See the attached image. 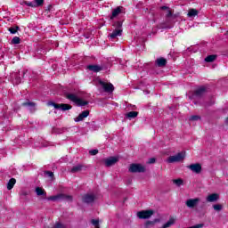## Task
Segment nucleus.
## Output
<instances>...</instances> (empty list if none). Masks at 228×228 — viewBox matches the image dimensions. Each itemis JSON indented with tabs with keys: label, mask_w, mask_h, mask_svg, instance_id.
I'll return each instance as SVG.
<instances>
[{
	"label": "nucleus",
	"mask_w": 228,
	"mask_h": 228,
	"mask_svg": "<svg viewBox=\"0 0 228 228\" xmlns=\"http://www.w3.org/2000/svg\"><path fill=\"white\" fill-rule=\"evenodd\" d=\"M100 85L103 88L104 92L106 94H113V91L115 90V86H113V84L111 83H106L102 80H100Z\"/></svg>",
	"instance_id": "9d476101"
},
{
	"label": "nucleus",
	"mask_w": 228,
	"mask_h": 228,
	"mask_svg": "<svg viewBox=\"0 0 228 228\" xmlns=\"http://www.w3.org/2000/svg\"><path fill=\"white\" fill-rule=\"evenodd\" d=\"M65 97L67 99H69V101H72V102H76L77 105H78V106H86V105H88V102L83 101L82 99L77 98V96L74 94L66 93Z\"/></svg>",
	"instance_id": "20e7f679"
},
{
	"label": "nucleus",
	"mask_w": 228,
	"mask_h": 228,
	"mask_svg": "<svg viewBox=\"0 0 228 228\" xmlns=\"http://www.w3.org/2000/svg\"><path fill=\"white\" fill-rule=\"evenodd\" d=\"M112 26L113 28H115V29L112 31V33L110 34V37L113 39L116 37H121L122 36V20L113 21Z\"/></svg>",
	"instance_id": "7ed1b4c3"
},
{
	"label": "nucleus",
	"mask_w": 228,
	"mask_h": 228,
	"mask_svg": "<svg viewBox=\"0 0 228 228\" xmlns=\"http://www.w3.org/2000/svg\"><path fill=\"white\" fill-rule=\"evenodd\" d=\"M36 193L38 197H44V199H46L48 200H52L53 202H58L60 200H67V202H72V196L63 194V193H59L57 195L50 196L47 197V192L44 191V189L40 187L36 188Z\"/></svg>",
	"instance_id": "f257e3e1"
},
{
	"label": "nucleus",
	"mask_w": 228,
	"mask_h": 228,
	"mask_svg": "<svg viewBox=\"0 0 228 228\" xmlns=\"http://www.w3.org/2000/svg\"><path fill=\"white\" fill-rule=\"evenodd\" d=\"M82 201L84 202V204H94V202H95V194H85L82 197Z\"/></svg>",
	"instance_id": "f8f14e48"
},
{
	"label": "nucleus",
	"mask_w": 228,
	"mask_h": 228,
	"mask_svg": "<svg viewBox=\"0 0 228 228\" xmlns=\"http://www.w3.org/2000/svg\"><path fill=\"white\" fill-rule=\"evenodd\" d=\"M91 224L95 227H99V219H92Z\"/></svg>",
	"instance_id": "58836bf2"
},
{
	"label": "nucleus",
	"mask_w": 228,
	"mask_h": 228,
	"mask_svg": "<svg viewBox=\"0 0 228 228\" xmlns=\"http://www.w3.org/2000/svg\"><path fill=\"white\" fill-rule=\"evenodd\" d=\"M174 184H176V186H181L183 184V179L179 178V179H175L173 180Z\"/></svg>",
	"instance_id": "f704fd0d"
},
{
	"label": "nucleus",
	"mask_w": 228,
	"mask_h": 228,
	"mask_svg": "<svg viewBox=\"0 0 228 228\" xmlns=\"http://www.w3.org/2000/svg\"><path fill=\"white\" fill-rule=\"evenodd\" d=\"M21 106H24L25 108H28L29 111L33 112V111H36V106H37V103H35L34 102H23L21 104Z\"/></svg>",
	"instance_id": "a211bd4d"
},
{
	"label": "nucleus",
	"mask_w": 228,
	"mask_h": 228,
	"mask_svg": "<svg viewBox=\"0 0 228 228\" xmlns=\"http://www.w3.org/2000/svg\"><path fill=\"white\" fill-rule=\"evenodd\" d=\"M44 174L46 177H54V173H53V171H45Z\"/></svg>",
	"instance_id": "c9c22d12"
},
{
	"label": "nucleus",
	"mask_w": 228,
	"mask_h": 228,
	"mask_svg": "<svg viewBox=\"0 0 228 228\" xmlns=\"http://www.w3.org/2000/svg\"><path fill=\"white\" fill-rule=\"evenodd\" d=\"M138 117V111H130L126 114V118L132 120V118H136Z\"/></svg>",
	"instance_id": "393cba45"
},
{
	"label": "nucleus",
	"mask_w": 228,
	"mask_h": 228,
	"mask_svg": "<svg viewBox=\"0 0 228 228\" xmlns=\"http://www.w3.org/2000/svg\"><path fill=\"white\" fill-rule=\"evenodd\" d=\"M220 199L218 193H212L207 197V202H216Z\"/></svg>",
	"instance_id": "aec40b11"
},
{
	"label": "nucleus",
	"mask_w": 228,
	"mask_h": 228,
	"mask_svg": "<svg viewBox=\"0 0 228 228\" xmlns=\"http://www.w3.org/2000/svg\"><path fill=\"white\" fill-rule=\"evenodd\" d=\"M189 120L192 121V122H197V120H200V116L199 115H194V116H191Z\"/></svg>",
	"instance_id": "72a5a7b5"
},
{
	"label": "nucleus",
	"mask_w": 228,
	"mask_h": 228,
	"mask_svg": "<svg viewBox=\"0 0 228 228\" xmlns=\"http://www.w3.org/2000/svg\"><path fill=\"white\" fill-rule=\"evenodd\" d=\"M87 70H90L91 72H101L102 70V66L97 65V64H90L86 67Z\"/></svg>",
	"instance_id": "dca6fc26"
},
{
	"label": "nucleus",
	"mask_w": 228,
	"mask_h": 228,
	"mask_svg": "<svg viewBox=\"0 0 228 228\" xmlns=\"http://www.w3.org/2000/svg\"><path fill=\"white\" fill-rule=\"evenodd\" d=\"M186 154L184 152H179L175 156H170L167 159L169 163H179V161H183L184 159Z\"/></svg>",
	"instance_id": "1a4fd4ad"
},
{
	"label": "nucleus",
	"mask_w": 228,
	"mask_h": 228,
	"mask_svg": "<svg viewBox=\"0 0 228 228\" xmlns=\"http://www.w3.org/2000/svg\"><path fill=\"white\" fill-rule=\"evenodd\" d=\"M145 94H149V91H146Z\"/></svg>",
	"instance_id": "49530a36"
},
{
	"label": "nucleus",
	"mask_w": 228,
	"mask_h": 228,
	"mask_svg": "<svg viewBox=\"0 0 228 228\" xmlns=\"http://www.w3.org/2000/svg\"><path fill=\"white\" fill-rule=\"evenodd\" d=\"M51 10H53V5L50 4L46 7V11L51 12Z\"/></svg>",
	"instance_id": "37998d69"
},
{
	"label": "nucleus",
	"mask_w": 228,
	"mask_h": 228,
	"mask_svg": "<svg viewBox=\"0 0 228 228\" xmlns=\"http://www.w3.org/2000/svg\"><path fill=\"white\" fill-rule=\"evenodd\" d=\"M154 215V210L152 209H148V210H142L137 212V216L140 218V220H147L151 218Z\"/></svg>",
	"instance_id": "6e6552de"
},
{
	"label": "nucleus",
	"mask_w": 228,
	"mask_h": 228,
	"mask_svg": "<svg viewBox=\"0 0 228 228\" xmlns=\"http://www.w3.org/2000/svg\"><path fill=\"white\" fill-rule=\"evenodd\" d=\"M227 34H228V31H227Z\"/></svg>",
	"instance_id": "de8ad7c7"
},
{
	"label": "nucleus",
	"mask_w": 228,
	"mask_h": 228,
	"mask_svg": "<svg viewBox=\"0 0 228 228\" xmlns=\"http://www.w3.org/2000/svg\"><path fill=\"white\" fill-rule=\"evenodd\" d=\"M11 44H12L13 45H17L18 44H20V37H14L11 41Z\"/></svg>",
	"instance_id": "7c9ffc66"
},
{
	"label": "nucleus",
	"mask_w": 228,
	"mask_h": 228,
	"mask_svg": "<svg viewBox=\"0 0 228 228\" xmlns=\"http://www.w3.org/2000/svg\"><path fill=\"white\" fill-rule=\"evenodd\" d=\"M10 79L12 85H20V77H19V73H16V72L11 73Z\"/></svg>",
	"instance_id": "4468645a"
},
{
	"label": "nucleus",
	"mask_w": 228,
	"mask_h": 228,
	"mask_svg": "<svg viewBox=\"0 0 228 228\" xmlns=\"http://www.w3.org/2000/svg\"><path fill=\"white\" fill-rule=\"evenodd\" d=\"M53 228H65V226L61 223H57Z\"/></svg>",
	"instance_id": "ea45409f"
},
{
	"label": "nucleus",
	"mask_w": 228,
	"mask_h": 228,
	"mask_svg": "<svg viewBox=\"0 0 228 228\" xmlns=\"http://www.w3.org/2000/svg\"><path fill=\"white\" fill-rule=\"evenodd\" d=\"M21 4H26V6H30V8H37V5L35 4V1L34 2L23 1Z\"/></svg>",
	"instance_id": "c756f323"
},
{
	"label": "nucleus",
	"mask_w": 228,
	"mask_h": 228,
	"mask_svg": "<svg viewBox=\"0 0 228 228\" xmlns=\"http://www.w3.org/2000/svg\"><path fill=\"white\" fill-rule=\"evenodd\" d=\"M174 15L172 14V11L169 9L167 10V13L166 14V22L160 23L158 25L159 29H172L174 25H172V19H175Z\"/></svg>",
	"instance_id": "f03ea898"
},
{
	"label": "nucleus",
	"mask_w": 228,
	"mask_h": 228,
	"mask_svg": "<svg viewBox=\"0 0 228 228\" xmlns=\"http://www.w3.org/2000/svg\"><path fill=\"white\" fill-rule=\"evenodd\" d=\"M175 224V220L174 218H170L161 228L172 227Z\"/></svg>",
	"instance_id": "bb28decb"
},
{
	"label": "nucleus",
	"mask_w": 228,
	"mask_h": 228,
	"mask_svg": "<svg viewBox=\"0 0 228 228\" xmlns=\"http://www.w3.org/2000/svg\"><path fill=\"white\" fill-rule=\"evenodd\" d=\"M160 10H168V6L163 5L160 7Z\"/></svg>",
	"instance_id": "a18cd8bd"
},
{
	"label": "nucleus",
	"mask_w": 228,
	"mask_h": 228,
	"mask_svg": "<svg viewBox=\"0 0 228 228\" xmlns=\"http://www.w3.org/2000/svg\"><path fill=\"white\" fill-rule=\"evenodd\" d=\"M199 202H200V199L199 198L189 199L186 200L185 205L187 206V208L193 209V208H196L198 206Z\"/></svg>",
	"instance_id": "ddd939ff"
},
{
	"label": "nucleus",
	"mask_w": 228,
	"mask_h": 228,
	"mask_svg": "<svg viewBox=\"0 0 228 228\" xmlns=\"http://www.w3.org/2000/svg\"><path fill=\"white\" fill-rule=\"evenodd\" d=\"M118 157H110L109 159H105V165L106 167H113L115 163H118Z\"/></svg>",
	"instance_id": "f3484780"
},
{
	"label": "nucleus",
	"mask_w": 228,
	"mask_h": 228,
	"mask_svg": "<svg viewBox=\"0 0 228 228\" xmlns=\"http://www.w3.org/2000/svg\"><path fill=\"white\" fill-rule=\"evenodd\" d=\"M128 171L131 174H143L145 172V167L142 164L133 163L130 165Z\"/></svg>",
	"instance_id": "0eeeda50"
},
{
	"label": "nucleus",
	"mask_w": 228,
	"mask_h": 228,
	"mask_svg": "<svg viewBox=\"0 0 228 228\" xmlns=\"http://www.w3.org/2000/svg\"><path fill=\"white\" fill-rule=\"evenodd\" d=\"M89 154L91 156H97V154H99V150H91L89 151Z\"/></svg>",
	"instance_id": "4c0bfd02"
},
{
	"label": "nucleus",
	"mask_w": 228,
	"mask_h": 228,
	"mask_svg": "<svg viewBox=\"0 0 228 228\" xmlns=\"http://www.w3.org/2000/svg\"><path fill=\"white\" fill-rule=\"evenodd\" d=\"M216 60V55H208L205 58V61L207 63H213V61H215Z\"/></svg>",
	"instance_id": "cd10ccee"
},
{
	"label": "nucleus",
	"mask_w": 228,
	"mask_h": 228,
	"mask_svg": "<svg viewBox=\"0 0 228 228\" xmlns=\"http://www.w3.org/2000/svg\"><path fill=\"white\" fill-rule=\"evenodd\" d=\"M187 15L190 19H193V17H197V15H199V10L189 9Z\"/></svg>",
	"instance_id": "412c9836"
},
{
	"label": "nucleus",
	"mask_w": 228,
	"mask_h": 228,
	"mask_svg": "<svg viewBox=\"0 0 228 228\" xmlns=\"http://www.w3.org/2000/svg\"><path fill=\"white\" fill-rule=\"evenodd\" d=\"M187 168L191 170L194 174H200V172H202V165H200V163L191 164L187 166Z\"/></svg>",
	"instance_id": "9b49d317"
},
{
	"label": "nucleus",
	"mask_w": 228,
	"mask_h": 228,
	"mask_svg": "<svg viewBox=\"0 0 228 228\" xmlns=\"http://www.w3.org/2000/svg\"><path fill=\"white\" fill-rule=\"evenodd\" d=\"M206 87L201 86L198 89H196L191 95H189V99L195 100V99H202L206 95Z\"/></svg>",
	"instance_id": "39448f33"
},
{
	"label": "nucleus",
	"mask_w": 228,
	"mask_h": 228,
	"mask_svg": "<svg viewBox=\"0 0 228 228\" xmlns=\"http://www.w3.org/2000/svg\"><path fill=\"white\" fill-rule=\"evenodd\" d=\"M153 225H156L155 224V223H154V221H147L146 223H145V227L146 228H149V227H153Z\"/></svg>",
	"instance_id": "e433bc0d"
},
{
	"label": "nucleus",
	"mask_w": 228,
	"mask_h": 228,
	"mask_svg": "<svg viewBox=\"0 0 228 228\" xmlns=\"http://www.w3.org/2000/svg\"><path fill=\"white\" fill-rule=\"evenodd\" d=\"M15 183H17V180H15V178H11L7 183V190H12L13 186H15Z\"/></svg>",
	"instance_id": "a878e982"
},
{
	"label": "nucleus",
	"mask_w": 228,
	"mask_h": 228,
	"mask_svg": "<svg viewBox=\"0 0 228 228\" xmlns=\"http://www.w3.org/2000/svg\"><path fill=\"white\" fill-rule=\"evenodd\" d=\"M34 4H36V8H40V6H44V0H35Z\"/></svg>",
	"instance_id": "2f4dec72"
},
{
	"label": "nucleus",
	"mask_w": 228,
	"mask_h": 228,
	"mask_svg": "<svg viewBox=\"0 0 228 228\" xmlns=\"http://www.w3.org/2000/svg\"><path fill=\"white\" fill-rule=\"evenodd\" d=\"M19 29H20V28L19 26L16 27H11L8 28V31H10V33L12 35H15V33H17V31H19Z\"/></svg>",
	"instance_id": "c85d7f7f"
},
{
	"label": "nucleus",
	"mask_w": 228,
	"mask_h": 228,
	"mask_svg": "<svg viewBox=\"0 0 228 228\" xmlns=\"http://www.w3.org/2000/svg\"><path fill=\"white\" fill-rule=\"evenodd\" d=\"M213 208L215 211H222V209H224V206H222L221 204H216L213 205Z\"/></svg>",
	"instance_id": "473e14b6"
},
{
	"label": "nucleus",
	"mask_w": 228,
	"mask_h": 228,
	"mask_svg": "<svg viewBox=\"0 0 228 228\" xmlns=\"http://www.w3.org/2000/svg\"><path fill=\"white\" fill-rule=\"evenodd\" d=\"M154 224H159V222H161V220L159 218H156L153 220Z\"/></svg>",
	"instance_id": "c03bdc74"
},
{
	"label": "nucleus",
	"mask_w": 228,
	"mask_h": 228,
	"mask_svg": "<svg viewBox=\"0 0 228 228\" xmlns=\"http://www.w3.org/2000/svg\"><path fill=\"white\" fill-rule=\"evenodd\" d=\"M122 8L123 7L119 6L112 11V14L110 15V20H113L114 19H116V17H118V15L122 13Z\"/></svg>",
	"instance_id": "6ab92c4d"
},
{
	"label": "nucleus",
	"mask_w": 228,
	"mask_h": 228,
	"mask_svg": "<svg viewBox=\"0 0 228 228\" xmlns=\"http://www.w3.org/2000/svg\"><path fill=\"white\" fill-rule=\"evenodd\" d=\"M148 163H149L150 165H152V163H156V159H155V158H151V159H149Z\"/></svg>",
	"instance_id": "a19ab883"
},
{
	"label": "nucleus",
	"mask_w": 228,
	"mask_h": 228,
	"mask_svg": "<svg viewBox=\"0 0 228 228\" xmlns=\"http://www.w3.org/2000/svg\"><path fill=\"white\" fill-rule=\"evenodd\" d=\"M83 168H85V166L81 165V164H77V166H74L71 168V173L72 174H76L77 172H81V170H83Z\"/></svg>",
	"instance_id": "4be33fe9"
},
{
	"label": "nucleus",
	"mask_w": 228,
	"mask_h": 228,
	"mask_svg": "<svg viewBox=\"0 0 228 228\" xmlns=\"http://www.w3.org/2000/svg\"><path fill=\"white\" fill-rule=\"evenodd\" d=\"M156 65H158L159 67H165V65H167V59L163 57L157 59Z\"/></svg>",
	"instance_id": "5701e85b"
},
{
	"label": "nucleus",
	"mask_w": 228,
	"mask_h": 228,
	"mask_svg": "<svg viewBox=\"0 0 228 228\" xmlns=\"http://www.w3.org/2000/svg\"><path fill=\"white\" fill-rule=\"evenodd\" d=\"M90 115V110L82 111L77 118H74L75 122H83L86 117Z\"/></svg>",
	"instance_id": "2eb2a0df"
},
{
	"label": "nucleus",
	"mask_w": 228,
	"mask_h": 228,
	"mask_svg": "<svg viewBox=\"0 0 228 228\" xmlns=\"http://www.w3.org/2000/svg\"><path fill=\"white\" fill-rule=\"evenodd\" d=\"M65 131H67V128L65 127H62V128L53 127L52 129V132L53 133V134H62V133H65Z\"/></svg>",
	"instance_id": "b1692460"
},
{
	"label": "nucleus",
	"mask_w": 228,
	"mask_h": 228,
	"mask_svg": "<svg viewBox=\"0 0 228 228\" xmlns=\"http://www.w3.org/2000/svg\"><path fill=\"white\" fill-rule=\"evenodd\" d=\"M48 106H53L55 110H61V111H69V110H72V105L67 103H56L54 102H48Z\"/></svg>",
	"instance_id": "423d86ee"
},
{
	"label": "nucleus",
	"mask_w": 228,
	"mask_h": 228,
	"mask_svg": "<svg viewBox=\"0 0 228 228\" xmlns=\"http://www.w3.org/2000/svg\"><path fill=\"white\" fill-rule=\"evenodd\" d=\"M20 195H21V197H26V196H28V191H21Z\"/></svg>",
	"instance_id": "79ce46f5"
}]
</instances>
